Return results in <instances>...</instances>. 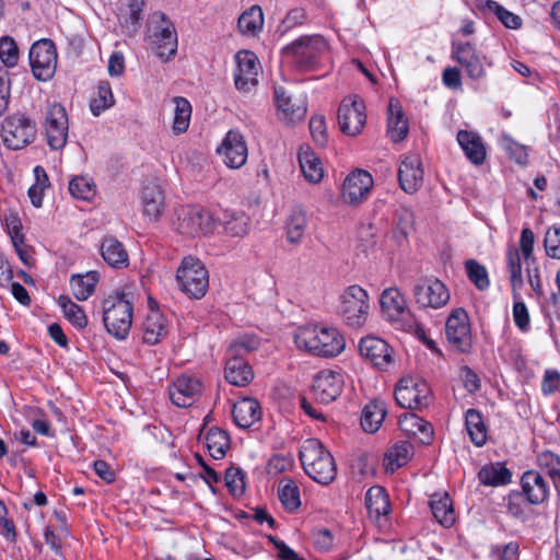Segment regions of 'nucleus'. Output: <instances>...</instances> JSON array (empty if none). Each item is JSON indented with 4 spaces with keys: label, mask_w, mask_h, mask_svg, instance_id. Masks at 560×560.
Returning a JSON list of instances; mask_svg holds the SVG:
<instances>
[{
    "label": "nucleus",
    "mask_w": 560,
    "mask_h": 560,
    "mask_svg": "<svg viewBox=\"0 0 560 560\" xmlns=\"http://www.w3.org/2000/svg\"><path fill=\"white\" fill-rule=\"evenodd\" d=\"M485 7L489 11L493 12L505 27L516 30L522 25V20L518 15L508 11L498 2L493 0H488Z\"/></svg>",
    "instance_id": "6e6d98bb"
},
{
    "label": "nucleus",
    "mask_w": 560,
    "mask_h": 560,
    "mask_svg": "<svg viewBox=\"0 0 560 560\" xmlns=\"http://www.w3.org/2000/svg\"><path fill=\"white\" fill-rule=\"evenodd\" d=\"M373 187V178L370 173L358 170L349 174L342 184V198L347 203H360Z\"/></svg>",
    "instance_id": "aec40b11"
},
{
    "label": "nucleus",
    "mask_w": 560,
    "mask_h": 560,
    "mask_svg": "<svg viewBox=\"0 0 560 560\" xmlns=\"http://www.w3.org/2000/svg\"><path fill=\"white\" fill-rule=\"evenodd\" d=\"M340 130L347 136H358L366 122L365 105L358 95H350L341 101L338 109Z\"/></svg>",
    "instance_id": "1a4fd4ad"
},
{
    "label": "nucleus",
    "mask_w": 560,
    "mask_h": 560,
    "mask_svg": "<svg viewBox=\"0 0 560 560\" xmlns=\"http://www.w3.org/2000/svg\"><path fill=\"white\" fill-rule=\"evenodd\" d=\"M69 191L77 199L91 200L95 195V185L85 176H77L70 180Z\"/></svg>",
    "instance_id": "5fc2aeb1"
},
{
    "label": "nucleus",
    "mask_w": 560,
    "mask_h": 560,
    "mask_svg": "<svg viewBox=\"0 0 560 560\" xmlns=\"http://www.w3.org/2000/svg\"><path fill=\"white\" fill-rule=\"evenodd\" d=\"M467 276L469 280L479 289L485 290L489 287L490 282L486 268L474 259L465 262Z\"/></svg>",
    "instance_id": "4d7b16f0"
},
{
    "label": "nucleus",
    "mask_w": 560,
    "mask_h": 560,
    "mask_svg": "<svg viewBox=\"0 0 560 560\" xmlns=\"http://www.w3.org/2000/svg\"><path fill=\"white\" fill-rule=\"evenodd\" d=\"M381 308L389 320H399L407 313L406 301L396 288H388L381 295Z\"/></svg>",
    "instance_id": "c756f323"
},
{
    "label": "nucleus",
    "mask_w": 560,
    "mask_h": 560,
    "mask_svg": "<svg viewBox=\"0 0 560 560\" xmlns=\"http://www.w3.org/2000/svg\"><path fill=\"white\" fill-rule=\"evenodd\" d=\"M300 460L305 472L316 482L328 485L337 475L332 455L316 439H307L301 446Z\"/></svg>",
    "instance_id": "7ed1b4c3"
},
{
    "label": "nucleus",
    "mask_w": 560,
    "mask_h": 560,
    "mask_svg": "<svg viewBox=\"0 0 560 560\" xmlns=\"http://www.w3.org/2000/svg\"><path fill=\"white\" fill-rule=\"evenodd\" d=\"M218 153L223 158L224 164L230 168L242 167L248 156V150L243 135L236 130H230L224 137Z\"/></svg>",
    "instance_id": "2eb2a0df"
},
{
    "label": "nucleus",
    "mask_w": 560,
    "mask_h": 560,
    "mask_svg": "<svg viewBox=\"0 0 560 560\" xmlns=\"http://www.w3.org/2000/svg\"><path fill=\"white\" fill-rule=\"evenodd\" d=\"M167 328L164 316L158 310H151L143 323V340L149 345H155L165 337Z\"/></svg>",
    "instance_id": "c9c22d12"
},
{
    "label": "nucleus",
    "mask_w": 560,
    "mask_h": 560,
    "mask_svg": "<svg viewBox=\"0 0 560 560\" xmlns=\"http://www.w3.org/2000/svg\"><path fill=\"white\" fill-rule=\"evenodd\" d=\"M413 298L420 307L440 308L450 300V292L438 279H421L413 287Z\"/></svg>",
    "instance_id": "9b49d317"
},
{
    "label": "nucleus",
    "mask_w": 560,
    "mask_h": 560,
    "mask_svg": "<svg viewBox=\"0 0 560 560\" xmlns=\"http://www.w3.org/2000/svg\"><path fill=\"white\" fill-rule=\"evenodd\" d=\"M259 339L254 335H244L236 338L228 348L226 357L243 358L244 354L257 350Z\"/></svg>",
    "instance_id": "603ef678"
},
{
    "label": "nucleus",
    "mask_w": 560,
    "mask_h": 560,
    "mask_svg": "<svg viewBox=\"0 0 560 560\" xmlns=\"http://www.w3.org/2000/svg\"><path fill=\"white\" fill-rule=\"evenodd\" d=\"M97 282L98 273L96 271L72 276L70 285L74 298L79 301L88 300L93 294Z\"/></svg>",
    "instance_id": "ea45409f"
},
{
    "label": "nucleus",
    "mask_w": 560,
    "mask_h": 560,
    "mask_svg": "<svg viewBox=\"0 0 560 560\" xmlns=\"http://www.w3.org/2000/svg\"><path fill=\"white\" fill-rule=\"evenodd\" d=\"M315 547L322 551H328L334 546V536L329 529L320 528L313 532Z\"/></svg>",
    "instance_id": "338daca9"
},
{
    "label": "nucleus",
    "mask_w": 560,
    "mask_h": 560,
    "mask_svg": "<svg viewBox=\"0 0 560 560\" xmlns=\"http://www.w3.org/2000/svg\"><path fill=\"white\" fill-rule=\"evenodd\" d=\"M293 466V459L287 455H275L267 465L268 474L278 475L289 470Z\"/></svg>",
    "instance_id": "69168bd1"
},
{
    "label": "nucleus",
    "mask_w": 560,
    "mask_h": 560,
    "mask_svg": "<svg viewBox=\"0 0 560 560\" xmlns=\"http://www.w3.org/2000/svg\"><path fill=\"white\" fill-rule=\"evenodd\" d=\"M0 59L7 67H14L19 61V48L12 37L0 39Z\"/></svg>",
    "instance_id": "bf43d9fd"
},
{
    "label": "nucleus",
    "mask_w": 560,
    "mask_h": 560,
    "mask_svg": "<svg viewBox=\"0 0 560 560\" xmlns=\"http://www.w3.org/2000/svg\"><path fill=\"white\" fill-rule=\"evenodd\" d=\"M176 281L182 292L192 299H201L209 289V273L195 257H185L177 269Z\"/></svg>",
    "instance_id": "20e7f679"
},
{
    "label": "nucleus",
    "mask_w": 560,
    "mask_h": 560,
    "mask_svg": "<svg viewBox=\"0 0 560 560\" xmlns=\"http://www.w3.org/2000/svg\"><path fill=\"white\" fill-rule=\"evenodd\" d=\"M173 103L175 104L173 130L176 133H183L189 126L191 106L189 102L182 96L174 97Z\"/></svg>",
    "instance_id": "de8ad7c7"
},
{
    "label": "nucleus",
    "mask_w": 560,
    "mask_h": 560,
    "mask_svg": "<svg viewBox=\"0 0 560 560\" xmlns=\"http://www.w3.org/2000/svg\"><path fill=\"white\" fill-rule=\"evenodd\" d=\"M506 508L511 516L525 521L527 518L526 513V498L522 492L511 491L506 498Z\"/></svg>",
    "instance_id": "052dcab7"
},
{
    "label": "nucleus",
    "mask_w": 560,
    "mask_h": 560,
    "mask_svg": "<svg viewBox=\"0 0 560 560\" xmlns=\"http://www.w3.org/2000/svg\"><path fill=\"white\" fill-rule=\"evenodd\" d=\"M114 96L108 81H101L97 85L96 96L91 100L90 108L94 116H100L104 110L114 105Z\"/></svg>",
    "instance_id": "a18cd8bd"
},
{
    "label": "nucleus",
    "mask_w": 560,
    "mask_h": 560,
    "mask_svg": "<svg viewBox=\"0 0 560 560\" xmlns=\"http://www.w3.org/2000/svg\"><path fill=\"white\" fill-rule=\"evenodd\" d=\"M359 351L362 358L381 370L387 369L393 361L390 347L378 337L368 336L362 338L359 343Z\"/></svg>",
    "instance_id": "6ab92c4d"
},
{
    "label": "nucleus",
    "mask_w": 560,
    "mask_h": 560,
    "mask_svg": "<svg viewBox=\"0 0 560 560\" xmlns=\"http://www.w3.org/2000/svg\"><path fill=\"white\" fill-rule=\"evenodd\" d=\"M143 214L150 221H158L165 208L162 186L156 180L148 182L142 189Z\"/></svg>",
    "instance_id": "b1692460"
},
{
    "label": "nucleus",
    "mask_w": 560,
    "mask_h": 560,
    "mask_svg": "<svg viewBox=\"0 0 560 560\" xmlns=\"http://www.w3.org/2000/svg\"><path fill=\"white\" fill-rule=\"evenodd\" d=\"M264 26V13L259 5L244 11L237 20V27L244 35H257Z\"/></svg>",
    "instance_id": "58836bf2"
},
{
    "label": "nucleus",
    "mask_w": 560,
    "mask_h": 560,
    "mask_svg": "<svg viewBox=\"0 0 560 560\" xmlns=\"http://www.w3.org/2000/svg\"><path fill=\"white\" fill-rule=\"evenodd\" d=\"M212 218L209 212L199 207L183 206L176 210L175 230L185 235L195 237L212 231Z\"/></svg>",
    "instance_id": "6e6552de"
},
{
    "label": "nucleus",
    "mask_w": 560,
    "mask_h": 560,
    "mask_svg": "<svg viewBox=\"0 0 560 560\" xmlns=\"http://www.w3.org/2000/svg\"><path fill=\"white\" fill-rule=\"evenodd\" d=\"M513 318L515 325L522 330L527 331L529 328V314L523 302H515L513 305Z\"/></svg>",
    "instance_id": "774afa93"
},
{
    "label": "nucleus",
    "mask_w": 560,
    "mask_h": 560,
    "mask_svg": "<svg viewBox=\"0 0 560 560\" xmlns=\"http://www.w3.org/2000/svg\"><path fill=\"white\" fill-rule=\"evenodd\" d=\"M46 136L48 145L54 150L62 149L68 138V116L62 105L55 103L46 114Z\"/></svg>",
    "instance_id": "ddd939ff"
},
{
    "label": "nucleus",
    "mask_w": 560,
    "mask_h": 560,
    "mask_svg": "<svg viewBox=\"0 0 560 560\" xmlns=\"http://www.w3.org/2000/svg\"><path fill=\"white\" fill-rule=\"evenodd\" d=\"M310 130L317 144L324 147L327 143V129L324 116H313L310 121Z\"/></svg>",
    "instance_id": "e2e57ef3"
},
{
    "label": "nucleus",
    "mask_w": 560,
    "mask_h": 560,
    "mask_svg": "<svg viewBox=\"0 0 560 560\" xmlns=\"http://www.w3.org/2000/svg\"><path fill=\"white\" fill-rule=\"evenodd\" d=\"M225 486L233 495H242L245 492L244 474L237 467H230L225 471Z\"/></svg>",
    "instance_id": "680f3d73"
},
{
    "label": "nucleus",
    "mask_w": 560,
    "mask_h": 560,
    "mask_svg": "<svg viewBox=\"0 0 560 560\" xmlns=\"http://www.w3.org/2000/svg\"><path fill=\"white\" fill-rule=\"evenodd\" d=\"M225 380L234 386H246L254 377L252 368L244 358H226Z\"/></svg>",
    "instance_id": "7c9ffc66"
},
{
    "label": "nucleus",
    "mask_w": 560,
    "mask_h": 560,
    "mask_svg": "<svg viewBox=\"0 0 560 560\" xmlns=\"http://www.w3.org/2000/svg\"><path fill=\"white\" fill-rule=\"evenodd\" d=\"M232 416L240 428L247 429L260 420V404L254 398H243L234 404L232 408Z\"/></svg>",
    "instance_id": "c85d7f7f"
},
{
    "label": "nucleus",
    "mask_w": 560,
    "mask_h": 560,
    "mask_svg": "<svg viewBox=\"0 0 560 560\" xmlns=\"http://www.w3.org/2000/svg\"><path fill=\"white\" fill-rule=\"evenodd\" d=\"M508 267L510 271L511 285L513 290L523 285V277H522V264L518 250L516 248H511L506 254Z\"/></svg>",
    "instance_id": "13d9d810"
},
{
    "label": "nucleus",
    "mask_w": 560,
    "mask_h": 560,
    "mask_svg": "<svg viewBox=\"0 0 560 560\" xmlns=\"http://www.w3.org/2000/svg\"><path fill=\"white\" fill-rule=\"evenodd\" d=\"M299 163L306 180L318 183L324 176V170L318 156L310 147L301 148L299 151Z\"/></svg>",
    "instance_id": "72a5a7b5"
},
{
    "label": "nucleus",
    "mask_w": 560,
    "mask_h": 560,
    "mask_svg": "<svg viewBox=\"0 0 560 560\" xmlns=\"http://www.w3.org/2000/svg\"><path fill=\"white\" fill-rule=\"evenodd\" d=\"M430 388L424 381L402 378L396 386L395 400L405 409H421L430 402Z\"/></svg>",
    "instance_id": "9d476101"
},
{
    "label": "nucleus",
    "mask_w": 560,
    "mask_h": 560,
    "mask_svg": "<svg viewBox=\"0 0 560 560\" xmlns=\"http://www.w3.org/2000/svg\"><path fill=\"white\" fill-rule=\"evenodd\" d=\"M230 445L228 433L219 428H211L206 435V446L209 454L214 459H221L225 456Z\"/></svg>",
    "instance_id": "37998d69"
},
{
    "label": "nucleus",
    "mask_w": 560,
    "mask_h": 560,
    "mask_svg": "<svg viewBox=\"0 0 560 560\" xmlns=\"http://www.w3.org/2000/svg\"><path fill=\"white\" fill-rule=\"evenodd\" d=\"M103 259L114 268L128 266V254L124 245L115 237H105L101 244Z\"/></svg>",
    "instance_id": "f704fd0d"
},
{
    "label": "nucleus",
    "mask_w": 560,
    "mask_h": 560,
    "mask_svg": "<svg viewBox=\"0 0 560 560\" xmlns=\"http://www.w3.org/2000/svg\"><path fill=\"white\" fill-rule=\"evenodd\" d=\"M398 180L401 189L408 194L416 192L423 182V170L418 155H407L398 170Z\"/></svg>",
    "instance_id": "4be33fe9"
},
{
    "label": "nucleus",
    "mask_w": 560,
    "mask_h": 560,
    "mask_svg": "<svg viewBox=\"0 0 560 560\" xmlns=\"http://www.w3.org/2000/svg\"><path fill=\"white\" fill-rule=\"evenodd\" d=\"M368 293L360 285H350L340 296L339 313L349 326L359 327L368 318Z\"/></svg>",
    "instance_id": "0eeeda50"
},
{
    "label": "nucleus",
    "mask_w": 560,
    "mask_h": 560,
    "mask_svg": "<svg viewBox=\"0 0 560 560\" xmlns=\"http://www.w3.org/2000/svg\"><path fill=\"white\" fill-rule=\"evenodd\" d=\"M30 65L34 77L38 81H49L57 69V49L55 43L49 38L35 42L28 54Z\"/></svg>",
    "instance_id": "423d86ee"
},
{
    "label": "nucleus",
    "mask_w": 560,
    "mask_h": 560,
    "mask_svg": "<svg viewBox=\"0 0 560 560\" xmlns=\"http://www.w3.org/2000/svg\"><path fill=\"white\" fill-rule=\"evenodd\" d=\"M249 218L243 213H225L223 218V226L226 234L231 236L242 237L248 232Z\"/></svg>",
    "instance_id": "8fccbe9b"
},
{
    "label": "nucleus",
    "mask_w": 560,
    "mask_h": 560,
    "mask_svg": "<svg viewBox=\"0 0 560 560\" xmlns=\"http://www.w3.org/2000/svg\"><path fill=\"white\" fill-rule=\"evenodd\" d=\"M453 58L465 68L471 79H479L485 75L482 58L470 43H458L453 45Z\"/></svg>",
    "instance_id": "5701e85b"
},
{
    "label": "nucleus",
    "mask_w": 560,
    "mask_h": 560,
    "mask_svg": "<svg viewBox=\"0 0 560 560\" xmlns=\"http://www.w3.org/2000/svg\"><path fill=\"white\" fill-rule=\"evenodd\" d=\"M237 68L234 74L235 86L238 91L249 92L258 83L259 62L252 51H238L235 56Z\"/></svg>",
    "instance_id": "f3484780"
},
{
    "label": "nucleus",
    "mask_w": 560,
    "mask_h": 560,
    "mask_svg": "<svg viewBox=\"0 0 560 560\" xmlns=\"http://www.w3.org/2000/svg\"><path fill=\"white\" fill-rule=\"evenodd\" d=\"M387 131L393 141H401L408 133L407 120L404 118L400 103L396 98L389 100Z\"/></svg>",
    "instance_id": "2f4dec72"
},
{
    "label": "nucleus",
    "mask_w": 560,
    "mask_h": 560,
    "mask_svg": "<svg viewBox=\"0 0 560 560\" xmlns=\"http://www.w3.org/2000/svg\"><path fill=\"white\" fill-rule=\"evenodd\" d=\"M58 305L61 307L65 317L75 327L82 329L88 326V317L80 305L72 302L68 295L58 298Z\"/></svg>",
    "instance_id": "c03bdc74"
},
{
    "label": "nucleus",
    "mask_w": 560,
    "mask_h": 560,
    "mask_svg": "<svg viewBox=\"0 0 560 560\" xmlns=\"http://www.w3.org/2000/svg\"><path fill=\"white\" fill-rule=\"evenodd\" d=\"M342 376L334 371L324 370L319 372L313 382V392L319 401L330 404L342 390Z\"/></svg>",
    "instance_id": "412c9836"
},
{
    "label": "nucleus",
    "mask_w": 560,
    "mask_h": 560,
    "mask_svg": "<svg viewBox=\"0 0 560 560\" xmlns=\"http://www.w3.org/2000/svg\"><path fill=\"white\" fill-rule=\"evenodd\" d=\"M400 429L408 435L419 440L423 445L431 443L433 428L430 422L418 417L416 413L406 412L399 418Z\"/></svg>",
    "instance_id": "a878e982"
},
{
    "label": "nucleus",
    "mask_w": 560,
    "mask_h": 560,
    "mask_svg": "<svg viewBox=\"0 0 560 560\" xmlns=\"http://www.w3.org/2000/svg\"><path fill=\"white\" fill-rule=\"evenodd\" d=\"M278 497L282 505L289 511H295L301 505L300 489L293 480L280 483Z\"/></svg>",
    "instance_id": "3c124183"
},
{
    "label": "nucleus",
    "mask_w": 560,
    "mask_h": 560,
    "mask_svg": "<svg viewBox=\"0 0 560 560\" xmlns=\"http://www.w3.org/2000/svg\"><path fill=\"white\" fill-rule=\"evenodd\" d=\"M521 485L522 493L529 504H540L548 498L549 487L544 477L535 470L524 472Z\"/></svg>",
    "instance_id": "393cba45"
},
{
    "label": "nucleus",
    "mask_w": 560,
    "mask_h": 560,
    "mask_svg": "<svg viewBox=\"0 0 560 560\" xmlns=\"http://www.w3.org/2000/svg\"><path fill=\"white\" fill-rule=\"evenodd\" d=\"M307 226V217L303 209L294 208L287 219V240L291 244H299Z\"/></svg>",
    "instance_id": "79ce46f5"
},
{
    "label": "nucleus",
    "mask_w": 560,
    "mask_h": 560,
    "mask_svg": "<svg viewBox=\"0 0 560 560\" xmlns=\"http://www.w3.org/2000/svg\"><path fill=\"white\" fill-rule=\"evenodd\" d=\"M478 478L485 486H503L511 482V471L501 463L483 466L479 472Z\"/></svg>",
    "instance_id": "a19ab883"
},
{
    "label": "nucleus",
    "mask_w": 560,
    "mask_h": 560,
    "mask_svg": "<svg viewBox=\"0 0 560 560\" xmlns=\"http://www.w3.org/2000/svg\"><path fill=\"white\" fill-rule=\"evenodd\" d=\"M457 141L466 158L474 165H481L487 156V151L481 137L474 131L459 130Z\"/></svg>",
    "instance_id": "bb28decb"
},
{
    "label": "nucleus",
    "mask_w": 560,
    "mask_h": 560,
    "mask_svg": "<svg viewBox=\"0 0 560 560\" xmlns=\"http://www.w3.org/2000/svg\"><path fill=\"white\" fill-rule=\"evenodd\" d=\"M326 49V42L320 35H306L298 38L283 48L285 54L293 55L301 63L312 66L319 52Z\"/></svg>",
    "instance_id": "a211bd4d"
},
{
    "label": "nucleus",
    "mask_w": 560,
    "mask_h": 560,
    "mask_svg": "<svg viewBox=\"0 0 560 560\" xmlns=\"http://www.w3.org/2000/svg\"><path fill=\"white\" fill-rule=\"evenodd\" d=\"M278 108L290 121L301 120L306 115V105L302 98H293L283 86H275Z\"/></svg>",
    "instance_id": "cd10ccee"
},
{
    "label": "nucleus",
    "mask_w": 560,
    "mask_h": 560,
    "mask_svg": "<svg viewBox=\"0 0 560 560\" xmlns=\"http://www.w3.org/2000/svg\"><path fill=\"white\" fill-rule=\"evenodd\" d=\"M411 445L408 442H400L395 444L387 453L385 457L386 469L396 470L402 465L407 464L410 453Z\"/></svg>",
    "instance_id": "09e8293b"
},
{
    "label": "nucleus",
    "mask_w": 560,
    "mask_h": 560,
    "mask_svg": "<svg viewBox=\"0 0 560 560\" xmlns=\"http://www.w3.org/2000/svg\"><path fill=\"white\" fill-rule=\"evenodd\" d=\"M547 255L552 258H560V228L547 231L544 240Z\"/></svg>",
    "instance_id": "0e129e2a"
},
{
    "label": "nucleus",
    "mask_w": 560,
    "mask_h": 560,
    "mask_svg": "<svg viewBox=\"0 0 560 560\" xmlns=\"http://www.w3.org/2000/svg\"><path fill=\"white\" fill-rule=\"evenodd\" d=\"M37 135L34 120L25 114L16 113L8 116L1 125L3 144L10 150H21L32 143Z\"/></svg>",
    "instance_id": "39448f33"
},
{
    "label": "nucleus",
    "mask_w": 560,
    "mask_h": 560,
    "mask_svg": "<svg viewBox=\"0 0 560 560\" xmlns=\"http://www.w3.org/2000/svg\"><path fill=\"white\" fill-rule=\"evenodd\" d=\"M159 18L154 22L151 42L155 47L156 55L167 60L174 56L177 50V34L173 23L166 19L165 14H155Z\"/></svg>",
    "instance_id": "f8f14e48"
},
{
    "label": "nucleus",
    "mask_w": 560,
    "mask_h": 560,
    "mask_svg": "<svg viewBox=\"0 0 560 560\" xmlns=\"http://www.w3.org/2000/svg\"><path fill=\"white\" fill-rule=\"evenodd\" d=\"M431 511L434 518L444 527H450L455 522V514L452 508L451 499L447 494L439 500L430 502Z\"/></svg>",
    "instance_id": "49530a36"
},
{
    "label": "nucleus",
    "mask_w": 560,
    "mask_h": 560,
    "mask_svg": "<svg viewBox=\"0 0 560 560\" xmlns=\"http://www.w3.org/2000/svg\"><path fill=\"white\" fill-rule=\"evenodd\" d=\"M465 425L471 442L482 446L488 439V428L483 417L477 409H468L465 415Z\"/></svg>",
    "instance_id": "e433bc0d"
},
{
    "label": "nucleus",
    "mask_w": 560,
    "mask_h": 560,
    "mask_svg": "<svg viewBox=\"0 0 560 560\" xmlns=\"http://www.w3.org/2000/svg\"><path fill=\"white\" fill-rule=\"evenodd\" d=\"M387 413L386 404L381 399L370 401L362 410L361 425L365 432H376Z\"/></svg>",
    "instance_id": "473e14b6"
},
{
    "label": "nucleus",
    "mask_w": 560,
    "mask_h": 560,
    "mask_svg": "<svg viewBox=\"0 0 560 560\" xmlns=\"http://www.w3.org/2000/svg\"><path fill=\"white\" fill-rule=\"evenodd\" d=\"M448 341L460 352L469 351L471 347L468 315L462 307L454 310L445 324Z\"/></svg>",
    "instance_id": "4468645a"
},
{
    "label": "nucleus",
    "mask_w": 560,
    "mask_h": 560,
    "mask_svg": "<svg viewBox=\"0 0 560 560\" xmlns=\"http://www.w3.org/2000/svg\"><path fill=\"white\" fill-rule=\"evenodd\" d=\"M537 465L546 471L555 486L560 482V456L551 451H542L537 455Z\"/></svg>",
    "instance_id": "864d4df0"
},
{
    "label": "nucleus",
    "mask_w": 560,
    "mask_h": 560,
    "mask_svg": "<svg viewBox=\"0 0 560 560\" xmlns=\"http://www.w3.org/2000/svg\"><path fill=\"white\" fill-rule=\"evenodd\" d=\"M294 341L299 349L323 358L337 357L346 347V340L336 327L319 324L299 327Z\"/></svg>",
    "instance_id": "f257e3e1"
},
{
    "label": "nucleus",
    "mask_w": 560,
    "mask_h": 560,
    "mask_svg": "<svg viewBox=\"0 0 560 560\" xmlns=\"http://www.w3.org/2000/svg\"><path fill=\"white\" fill-rule=\"evenodd\" d=\"M133 293L126 285L108 295L103 302V322L108 334L125 339L132 325Z\"/></svg>",
    "instance_id": "f03ea898"
},
{
    "label": "nucleus",
    "mask_w": 560,
    "mask_h": 560,
    "mask_svg": "<svg viewBox=\"0 0 560 560\" xmlns=\"http://www.w3.org/2000/svg\"><path fill=\"white\" fill-rule=\"evenodd\" d=\"M365 506L375 518L387 515L390 506L385 489L380 486L371 487L365 494Z\"/></svg>",
    "instance_id": "4c0bfd02"
},
{
    "label": "nucleus",
    "mask_w": 560,
    "mask_h": 560,
    "mask_svg": "<svg viewBox=\"0 0 560 560\" xmlns=\"http://www.w3.org/2000/svg\"><path fill=\"white\" fill-rule=\"evenodd\" d=\"M202 383L196 377L182 375L177 377L168 389V395L174 405L179 408L192 406L201 396Z\"/></svg>",
    "instance_id": "dca6fc26"
}]
</instances>
